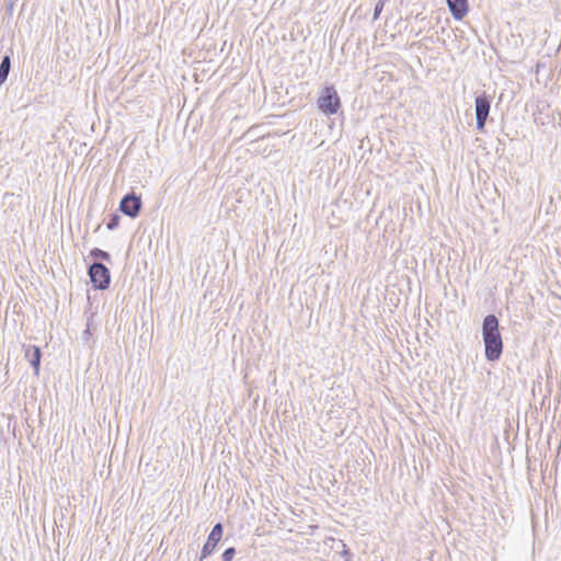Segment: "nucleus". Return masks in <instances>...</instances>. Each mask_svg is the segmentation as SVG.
<instances>
[{"label":"nucleus","instance_id":"nucleus-1","mask_svg":"<svg viewBox=\"0 0 561 561\" xmlns=\"http://www.w3.org/2000/svg\"><path fill=\"white\" fill-rule=\"evenodd\" d=\"M482 339L484 355L489 362L500 359L503 353V341L500 333L499 319L494 314H488L482 322Z\"/></svg>","mask_w":561,"mask_h":561},{"label":"nucleus","instance_id":"nucleus-2","mask_svg":"<svg viewBox=\"0 0 561 561\" xmlns=\"http://www.w3.org/2000/svg\"><path fill=\"white\" fill-rule=\"evenodd\" d=\"M318 108L325 115H334L341 108V99L333 85L324 87L317 100Z\"/></svg>","mask_w":561,"mask_h":561},{"label":"nucleus","instance_id":"nucleus-3","mask_svg":"<svg viewBox=\"0 0 561 561\" xmlns=\"http://www.w3.org/2000/svg\"><path fill=\"white\" fill-rule=\"evenodd\" d=\"M88 274L95 289L104 290L111 283L110 270L101 262H94L89 266Z\"/></svg>","mask_w":561,"mask_h":561},{"label":"nucleus","instance_id":"nucleus-4","mask_svg":"<svg viewBox=\"0 0 561 561\" xmlns=\"http://www.w3.org/2000/svg\"><path fill=\"white\" fill-rule=\"evenodd\" d=\"M491 108V96L485 92L476 96L474 111L476 124L479 130H483Z\"/></svg>","mask_w":561,"mask_h":561},{"label":"nucleus","instance_id":"nucleus-5","mask_svg":"<svg viewBox=\"0 0 561 561\" xmlns=\"http://www.w3.org/2000/svg\"><path fill=\"white\" fill-rule=\"evenodd\" d=\"M141 206L142 202L140 196L131 192L123 196L121 199L119 210L130 218H136L140 213Z\"/></svg>","mask_w":561,"mask_h":561},{"label":"nucleus","instance_id":"nucleus-6","mask_svg":"<svg viewBox=\"0 0 561 561\" xmlns=\"http://www.w3.org/2000/svg\"><path fill=\"white\" fill-rule=\"evenodd\" d=\"M222 534H224V527H222L221 523L215 524L214 527L211 528V531L208 535L207 541L204 543V546L202 548L201 557H199L201 561L203 559L209 557L214 552V550L216 549V546L218 545V542L220 541V539L222 537Z\"/></svg>","mask_w":561,"mask_h":561},{"label":"nucleus","instance_id":"nucleus-7","mask_svg":"<svg viewBox=\"0 0 561 561\" xmlns=\"http://www.w3.org/2000/svg\"><path fill=\"white\" fill-rule=\"evenodd\" d=\"M24 355L25 358L28 360L30 365L34 368V375H39V366H41V358H42V352L41 348L36 345H27L24 346Z\"/></svg>","mask_w":561,"mask_h":561},{"label":"nucleus","instance_id":"nucleus-8","mask_svg":"<svg viewBox=\"0 0 561 561\" xmlns=\"http://www.w3.org/2000/svg\"><path fill=\"white\" fill-rule=\"evenodd\" d=\"M453 18L457 21L462 20L469 10L468 0H446Z\"/></svg>","mask_w":561,"mask_h":561},{"label":"nucleus","instance_id":"nucleus-9","mask_svg":"<svg viewBox=\"0 0 561 561\" xmlns=\"http://www.w3.org/2000/svg\"><path fill=\"white\" fill-rule=\"evenodd\" d=\"M11 69V57L5 55L2 57L0 62V85L3 84L9 76Z\"/></svg>","mask_w":561,"mask_h":561},{"label":"nucleus","instance_id":"nucleus-10","mask_svg":"<svg viewBox=\"0 0 561 561\" xmlns=\"http://www.w3.org/2000/svg\"><path fill=\"white\" fill-rule=\"evenodd\" d=\"M90 256L93 259H100L103 261H111V255L108 252L101 250L99 248H94L90 251Z\"/></svg>","mask_w":561,"mask_h":561},{"label":"nucleus","instance_id":"nucleus-11","mask_svg":"<svg viewBox=\"0 0 561 561\" xmlns=\"http://www.w3.org/2000/svg\"><path fill=\"white\" fill-rule=\"evenodd\" d=\"M119 220H121L119 215H117V214H112V215L110 216V219H108L107 224H106V228H107L108 230H114V229H116V228L118 227V225H119Z\"/></svg>","mask_w":561,"mask_h":561},{"label":"nucleus","instance_id":"nucleus-12","mask_svg":"<svg viewBox=\"0 0 561 561\" xmlns=\"http://www.w3.org/2000/svg\"><path fill=\"white\" fill-rule=\"evenodd\" d=\"M236 554V549L233 547L227 548L222 553V561H231Z\"/></svg>","mask_w":561,"mask_h":561},{"label":"nucleus","instance_id":"nucleus-13","mask_svg":"<svg viewBox=\"0 0 561 561\" xmlns=\"http://www.w3.org/2000/svg\"><path fill=\"white\" fill-rule=\"evenodd\" d=\"M385 2L386 0H379L376 4H375V9H374V20H377L385 7Z\"/></svg>","mask_w":561,"mask_h":561},{"label":"nucleus","instance_id":"nucleus-14","mask_svg":"<svg viewBox=\"0 0 561 561\" xmlns=\"http://www.w3.org/2000/svg\"><path fill=\"white\" fill-rule=\"evenodd\" d=\"M90 334H91V332H90V319H89L88 323H87V329L83 331V337L85 340H88Z\"/></svg>","mask_w":561,"mask_h":561}]
</instances>
